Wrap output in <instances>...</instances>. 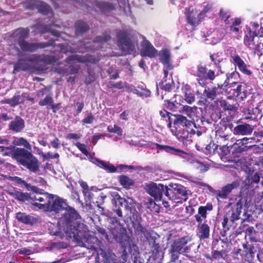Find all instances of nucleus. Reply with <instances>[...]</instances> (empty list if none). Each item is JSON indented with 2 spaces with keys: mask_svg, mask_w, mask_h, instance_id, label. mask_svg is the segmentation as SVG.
Instances as JSON below:
<instances>
[{
  "mask_svg": "<svg viewBox=\"0 0 263 263\" xmlns=\"http://www.w3.org/2000/svg\"><path fill=\"white\" fill-rule=\"evenodd\" d=\"M41 191L30 195V199L33 200L32 205L45 211L55 213L65 209L64 214L58 222L60 231L73 238L79 246L88 248L87 243H89L91 238L87 226L78 212L58 196Z\"/></svg>",
  "mask_w": 263,
  "mask_h": 263,
  "instance_id": "1",
  "label": "nucleus"
},
{
  "mask_svg": "<svg viewBox=\"0 0 263 263\" xmlns=\"http://www.w3.org/2000/svg\"><path fill=\"white\" fill-rule=\"evenodd\" d=\"M220 94L224 95L229 98L237 97L238 99L243 100L247 96L246 87L244 84L236 82H233L231 85L228 86V82L226 80L223 84L218 85L217 87H208L203 92V95L211 100Z\"/></svg>",
  "mask_w": 263,
  "mask_h": 263,
  "instance_id": "2",
  "label": "nucleus"
},
{
  "mask_svg": "<svg viewBox=\"0 0 263 263\" xmlns=\"http://www.w3.org/2000/svg\"><path fill=\"white\" fill-rule=\"evenodd\" d=\"M168 126L172 134L175 135L178 140L184 145L190 144L192 141V135L195 134V130L193 128V127L196 128L195 124L181 115H179L174 120L175 129L172 128L171 123L168 124Z\"/></svg>",
  "mask_w": 263,
  "mask_h": 263,
  "instance_id": "3",
  "label": "nucleus"
},
{
  "mask_svg": "<svg viewBox=\"0 0 263 263\" xmlns=\"http://www.w3.org/2000/svg\"><path fill=\"white\" fill-rule=\"evenodd\" d=\"M53 62V59L49 55L32 54L26 58V60L20 59L14 64L13 73H15L20 70H27L34 68L39 70H44L45 66Z\"/></svg>",
  "mask_w": 263,
  "mask_h": 263,
  "instance_id": "4",
  "label": "nucleus"
},
{
  "mask_svg": "<svg viewBox=\"0 0 263 263\" xmlns=\"http://www.w3.org/2000/svg\"><path fill=\"white\" fill-rule=\"evenodd\" d=\"M110 36L108 35L105 34L103 37L99 36L93 41L89 40H85L79 43V48L75 50L72 48H67L65 49L63 46L61 47V51L66 53L69 52H79V53H84L85 51L90 50H94L97 49H103L104 46L107 47L110 45L112 42Z\"/></svg>",
  "mask_w": 263,
  "mask_h": 263,
  "instance_id": "5",
  "label": "nucleus"
},
{
  "mask_svg": "<svg viewBox=\"0 0 263 263\" xmlns=\"http://www.w3.org/2000/svg\"><path fill=\"white\" fill-rule=\"evenodd\" d=\"M12 155L20 164L27 168L30 172L36 173L39 170V160L28 151L24 148H16L13 152Z\"/></svg>",
  "mask_w": 263,
  "mask_h": 263,
  "instance_id": "6",
  "label": "nucleus"
},
{
  "mask_svg": "<svg viewBox=\"0 0 263 263\" xmlns=\"http://www.w3.org/2000/svg\"><path fill=\"white\" fill-rule=\"evenodd\" d=\"M110 224L108 226L114 239L119 242L123 248L129 245L130 238L126 233V230L121 225L120 222L115 217L110 218Z\"/></svg>",
  "mask_w": 263,
  "mask_h": 263,
  "instance_id": "7",
  "label": "nucleus"
},
{
  "mask_svg": "<svg viewBox=\"0 0 263 263\" xmlns=\"http://www.w3.org/2000/svg\"><path fill=\"white\" fill-rule=\"evenodd\" d=\"M146 191L156 201H162V204L165 208L170 206L168 202L166 200L167 199V196L169 195L170 191L168 186L162 184H157L152 183L147 185Z\"/></svg>",
  "mask_w": 263,
  "mask_h": 263,
  "instance_id": "8",
  "label": "nucleus"
},
{
  "mask_svg": "<svg viewBox=\"0 0 263 263\" xmlns=\"http://www.w3.org/2000/svg\"><path fill=\"white\" fill-rule=\"evenodd\" d=\"M116 36L122 54H131L136 51L135 44L129 38V33L127 30L118 31Z\"/></svg>",
  "mask_w": 263,
  "mask_h": 263,
  "instance_id": "9",
  "label": "nucleus"
},
{
  "mask_svg": "<svg viewBox=\"0 0 263 263\" xmlns=\"http://www.w3.org/2000/svg\"><path fill=\"white\" fill-rule=\"evenodd\" d=\"M98 60L92 55L88 54L81 55L80 54H74L67 58L66 62L70 67L69 73L71 74L76 73L79 70V66L77 64L78 63H95Z\"/></svg>",
  "mask_w": 263,
  "mask_h": 263,
  "instance_id": "10",
  "label": "nucleus"
},
{
  "mask_svg": "<svg viewBox=\"0 0 263 263\" xmlns=\"http://www.w3.org/2000/svg\"><path fill=\"white\" fill-rule=\"evenodd\" d=\"M171 187L169 188V195L167 199L173 201L176 203L182 202L186 200L187 194L186 188L179 184H172L169 185Z\"/></svg>",
  "mask_w": 263,
  "mask_h": 263,
  "instance_id": "11",
  "label": "nucleus"
},
{
  "mask_svg": "<svg viewBox=\"0 0 263 263\" xmlns=\"http://www.w3.org/2000/svg\"><path fill=\"white\" fill-rule=\"evenodd\" d=\"M211 6L208 5L205 6L204 9L197 15V13L194 11L193 8L190 7L188 9H186L185 14L186 17V20L189 24L192 26H195L198 25L200 22L201 19L206 15L211 9Z\"/></svg>",
  "mask_w": 263,
  "mask_h": 263,
  "instance_id": "12",
  "label": "nucleus"
},
{
  "mask_svg": "<svg viewBox=\"0 0 263 263\" xmlns=\"http://www.w3.org/2000/svg\"><path fill=\"white\" fill-rule=\"evenodd\" d=\"M91 161L100 167L103 168L108 173H120L122 170L127 169L133 170L134 168L133 165H127L124 164H120L118 166L115 167L111 164L106 163L103 161L99 160L98 159L95 158H92Z\"/></svg>",
  "mask_w": 263,
  "mask_h": 263,
  "instance_id": "13",
  "label": "nucleus"
},
{
  "mask_svg": "<svg viewBox=\"0 0 263 263\" xmlns=\"http://www.w3.org/2000/svg\"><path fill=\"white\" fill-rule=\"evenodd\" d=\"M197 79L201 86L205 85V81H213L215 78L213 70L208 69L205 66L199 65L197 66Z\"/></svg>",
  "mask_w": 263,
  "mask_h": 263,
  "instance_id": "14",
  "label": "nucleus"
},
{
  "mask_svg": "<svg viewBox=\"0 0 263 263\" xmlns=\"http://www.w3.org/2000/svg\"><path fill=\"white\" fill-rule=\"evenodd\" d=\"M113 202L115 204L116 207L119 204L121 206H124L125 209L129 211L130 213L134 214L135 211L136 202L132 198L126 197V198H122L118 193H114Z\"/></svg>",
  "mask_w": 263,
  "mask_h": 263,
  "instance_id": "15",
  "label": "nucleus"
},
{
  "mask_svg": "<svg viewBox=\"0 0 263 263\" xmlns=\"http://www.w3.org/2000/svg\"><path fill=\"white\" fill-rule=\"evenodd\" d=\"M153 149H157L158 152L160 151H164L166 153H170L179 156L180 158L184 159V161L187 160L189 159L190 155L189 154L174 147L167 145H160L157 143L153 144L152 147Z\"/></svg>",
  "mask_w": 263,
  "mask_h": 263,
  "instance_id": "16",
  "label": "nucleus"
},
{
  "mask_svg": "<svg viewBox=\"0 0 263 263\" xmlns=\"http://www.w3.org/2000/svg\"><path fill=\"white\" fill-rule=\"evenodd\" d=\"M142 42L141 44V49L140 53L142 56L148 57L149 58H154L157 55V50L153 45L146 39L142 36Z\"/></svg>",
  "mask_w": 263,
  "mask_h": 263,
  "instance_id": "17",
  "label": "nucleus"
},
{
  "mask_svg": "<svg viewBox=\"0 0 263 263\" xmlns=\"http://www.w3.org/2000/svg\"><path fill=\"white\" fill-rule=\"evenodd\" d=\"M191 241L190 237H183L180 239L176 240L172 245L171 247L173 249H175L181 253H189L190 251L191 247L186 245Z\"/></svg>",
  "mask_w": 263,
  "mask_h": 263,
  "instance_id": "18",
  "label": "nucleus"
},
{
  "mask_svg": "<svg viewBox=\"0 0 263 263\" xmlns=\"http://www.w3.org/2000/svg\"><path fill=\"white\" fill-rule=\"evenodd\" d=\"M205 39L203 42L206 44L215 45L219 43L224 37V34L222 31H214L207 32L206 34L202 35Z\"/></svg>",
  "mask_w": 263,
  "mask_h": 263,
  "instance_id": "19",
  "label": "nucleus"
},
{
  "mask_svg": "<svg viewBox=\"0 0 263 263\" xmlns=\"http://www.w3.org/2000/svg\"><path fill=\"white\" fill-rule=\"evenodd\" d=\"M29 3L36 7L41 13L48 15V17L53 16L50 7L45 3L39 0H29Z\"/></svg>",
  "mask_w": 263,
  "mask_h": 263,
  "instance_id": "20",
  "label": "nucleus"
},
{
  "mask_svg": "<svg viewBox=\"0 0 263 263\" xmlns=\"http://www.w3.org/2000/svg\"><path fill=\"white\" fill-rule=\"evenodd\" d=\"M228 100H221L219 102L220 106L224 110L235 111L237 109V103L236 101L241 100L238 99V97H234L233 98H229L227 97Z\"/></svg>",
  "mask_w": 263,
  "mask_h": 263,
  "instance_id": "21",
  "label": "nucleus"
},
{
  "mask_svg": "<svg viewBox=\"0 0 263 263\" xmlns=\"http://www.w3.org/2000/svg\"><path fill=\"white\" fill-rule=\"evenodd\" d=\"M79 183L82 188V192L86 201H90L93 197L92 191L97 192L98 189L95 186L89 187L87 183L83 180H79Z\"/></svg>",
  "mask_w": 263,
  "mask_h": 263,
  "instance_id": "22",
  "label": "nucleus"
},
{
  "mask_svg": "<svg viewBox=\"0 0 263 263\" xmlns=\"http://www.w3.org/2000/svg\"><path fill=\"white\" fill-rule=\"evenodd\" d=\"M232 58L234 65L237 66L242 73L247 76H250L252 74L251 71L247 69V65L244 61L238 55H232Z\"/></svg>",
  "mask_w": 263,
  "mask_h": 263,
  "instance_id": "23",
  "label": "nucleus"
},
{
  "mask_svg": "<svg viewBox=\"0 0 263 263\" xmlns=\"http://www.w3.org/2000/svg\"><path fill=\"white\" fill-rule=\"evenodd\" d=\"M253 130L252 126L248 124H243L236 126L233 131L235 135H249L252 133Z\"/></svg>",
  "mask_w": 263,
  "mask_h": 263,
  "instance_id": "24",
  "label": "nucleus"
},
{
  "mask_svg": "<svg viewBox=\"0 0 263 263\" xmlns=\"http://www.w3.org/2000/svg\"><path fill=\"white\" fill-rule=\"evenodd\" d=\"M15 218L18 221L26 224L33 225L37 221V219L35 217L24 213H17Z\"/></svg>",
  "mask_w": 263,
  "mask_h": 263,
  "instance_id": "25",
  "label": "nucleus"
},
{
  "mask_svg": "<svg viewBox=\"0 0 263 263\" xmlns=\"http://www.w3.org/2000/svg\"><path fill=\"white\" fill-rule=\"evenodd\" d=\"M0 176H2L6 179H9L11 180L15 181L18 184H23L24 186H25L28 191H32L35 194L38 193V192L40 191V190L37 187L31 185L18 177H10L3 174H0Z\"/></svg>",
  "mask_w": 263,
  "mask_h": 263,
  "instance_id": "26",
  "label": "nucleus"
},
{
  "mask_svg": "<svg viewBox=\"0 0 263 263\" xmlns=\"http://www.w3.org/2000/svg\"><path fill=\"white\" fill-rule=\"evenodd\" d=\"M159 59L160 62L163 64L164 67L168 69H172L173 65L170 62V52L166 49H162L159 53Z\"/></svg>",
  "mask_w": 263,
  "mask_h": 263,
  "instance_id": "27",
  "label": "nucleus"
},
{
  "mask_svg": "<svg viewBox=\"0 0 263 263\" xmlns=\"http://www.w3.org/2000/svg\"><path fill=\"white\" fill-rule=\"evenodd\" d=\"M89 7H92L97 10V9L100 10L102 12L104 13H107L113 10L115 8L114 6L109 4L103 2H98L95 1V4L91 5L87 4Z\"/></svg>",
  "mask_w": 263,
  "mask_h": 263,
  "instance_id": "28",
  "label": "nucleus"
},
{
  "mask_svg": "<svg viewBox=\"0 0 263 263\" xmlns=\"http://www.w3.org/2000/svg\"><path fill=\"white\" fill-rule=\"evenodd\" d=\"M18 44L22 50L24 51L33 52L38 48L44 47L41 43H29L25 41L21 42Z\"/></svg>",
  "mask_w": 263,
  "mask_h": 263,
  "instance_id": "29",
  "label": "nucleus"
},
{
  "mask_svg": "<svg viewBox=\"0 0 263 263\" xmlns=\"http://www.w3.org/2000/svg\"><path fill=\"white\" fill-rule=\"evenodd\" d=\"M240 183L239 181L235 180L231 183L228 184L223 186L218 194L219 197L221 198H226L228 195L234 189L239 186Z\"/></svg>",
  "mask_w": 263,
  "mask_h": 263,
  "instance_id": "30",
  "label": "nucleus"
},
{
  "mask_svg": "<svg viewBox=\"0 0 263 263\" xmlns=\"http://www.w3.org/2000/svg\"><path fill=\"white\" fill-rule=\"evenodd\" d=\"M246 116L244 119L251 121H255L260 115V110L258 107L249 108L244 110Z\"/></svg>",
  "mask_w": 263,
  "mask_h": 263,
  "instance_id": "31",
  "label": "nucleus"
},
{
  "mask_svg": "<svg viewBox=\"0 0 263 263\" xmlns=\"http://www.w3.org/2000/svg\"><path fill=\"white\" fill-rule=\"evenodd\" d=\"M24 126V121L20 117H16L14 120L10 122L9 125V129L15 132L21 131Z\"/></svg>",
  "mask_w": 263,
  "mask_h": 263,
  "instance_id": "32",
  "label": "nucleus"
},
{
  "mask_svg": "<svg viewBox=\"0 0 263 263\" xmlns=\"http://www.w3.org/2000/svg\"><path fill=\"white\" fill-rule=\"evenodd\" d=\"M258 35V32L256 30H250L248 33L246 34L244 39V44L249 48H253L255 46L254 37Z\"/></svg>",
  "mask_w": 263,
  "mask_h": 263,
  "instance_id": "33",
  "label": "nucleus"
},
{
  "mask_svg": "<svg viewBox=\"0 0 263 263\" xmlns=\"http://www.w3.org/2000/svg\"><path fill=\"white\" fill-rule=\"evenodd\" d=\"M29 33V30L27 28H18L13 33V36L20 44L21 42L25 41L24 40L28 37Z\"/></svg>",
  "mask_w": 263,
  "mask_h": 263,
  "instance_id": "34",
  "label": "nucleus"
},
{
  "mask_svg": "<svg viewBox=\"0 0 263 263\" xmlns=\"http://www.w3.org/2000/svg\"><path fill=\"white\" fill-rule=\"evenodd\" d=\"M198 236L200 239L208 238L210 236V227L208 224H199L197 227Z\"/></svg>",
  "mask_w": 263,
  "mask_h": 263,
  "instance_id": "35",
  "label": "nucleus"
},
{
  "mask_svg": "<svg viewBox=\"0 0 263 263\" xmlns=\"http://www.w3.org/2000/svg\"><path fill=\"white\" fill-rule=\"evenodd\" d=\"M2 104H8L12 107H14L20 103H22L20 93L17 92L11 99H5L2 101Z\"/></svg>",
  "mask_w": 263,
  "mask_h": 263,
  "instance_id": "36",
  "label": "nucleus"
},
{
  "mask_svg": "<svg viewBox=\"0 0 263 263\" xmlns=\"http://www.w3.org/2000/svg\"><path fill=\"white\" fill-rule=\"evenodd\" d=\"M260 180V177L257 173L252 172L248 175L245 179V183L249 186H253V184L258 183Z\"/></svg>",
  "mask_w": 263,
  "mask_h": 263,
  "instance_id": "37",
  "label": "nucleus"
},
{
  "mask_svg": "<svg viewBox=\"0 0 263 263\" xmlns=\"http://www.w3.org/2000/svg\"><path fill=\"white\" fill-rule=\"evenodd\" d=\"M101 255L103 257V263H116L115 255L111 251L101 250Z\"/></svg>",
  "mask_w": 263,
  "mask_h": 263,
  "instance_id": "38",
  "label": "nucleus"
},
{
  "mask_svg": "<svg viewBox=\"0 0 263 263\" xmlns=\"http://www.w3.org/2000/svg\"><path fill=\"white\" fill-rule=\"evenodd\" d=\"M229 147H231V149L236 151L238 153H241L247 151L248 149V146L244 145V144L242 142L241 139H238L236 141L232 146H227V148Z\"/></svg>",
  "mask_w": 263,
  "mask_h": 263,
  "instance_id": "39",
  "label": "nucleus"
},
{
  "mask_svg": "<svg viewBox=\"0 0 263 263\" xmlns=\"http://www.w3.org/2000/svg\"><path fill=\"white\" fill-rule=\"evenodd\" d=\"M13 144L18 146H23L29 151L32 150L31 145L29 143L27 140L23 137H15L13 141Z\"/></svg>",
  "mask_w": 263,
  "mask_h": 263,
  "instance_id": "40",
  "label": "nucleus"
},
{
  "mask_svg": "<svg viewBox=\"0 0 263 263\" xmlns=\"http://www.w3.org/2000/svg\"><path fill=\"white\" fill-rule=\"evenodd\" d=\"M34 27L37 29L39 30V32H40L41 33H45L46 32H50L52 35L55 36H59L60 35L59 32L53 30L51 28L43 25L37 24Z\"/></svg>",
  "mask_w": 263,
  "mask_h": 263,
  "instance_id": "41",
  "label": "nucleus"
},
{
  "mask_svg": "<svg viewBox=\"0 0 263 263\" xmlns=\"http://www.w3.org/2000/svg\"><path fill=\"white\" fill-rule=\"evenodd\" d=\"M196 110V107H191L188 105H184L182 107V112L186 115L189 118L193 119L195 116Z\"/></svg>",
  "mask_w": 263,
  "mask_h": 263,
  "instance_id": "42",
  "label": "nucleus"
},
{
  "mask_svg": "<svg viewBox=\"0 0 263 263\" xmlns=\"http://www.w3.org/2000/svg\"><path fill=\"white\" fill-rule=\"evenodd\" d=\"M120 184L125 188H129L134 184V181L132 179L126 176H121L119 177Z\"/></svg>",
  "mask_w": 263,
  "mask_h": 263,
  "instance_id": "43",
  "label": "nucleus"
},
{
  "mask_svg": "<svg viewBox=\"0 0 263 263\" xmlns=\"http://www.w3.org/2000/svg\"><path fill=\"white\" fill-rule=\"evenodd\" d=\"M134 228L137 233L143 235L145 237L147 238L148 232L146 229L143 227L139 222L134 223Z\"/></svg>",
  "mask_w": 263,
  "mask_h": 263,
  "instance_id": "44",
  "label": "nucleus"
},
{
  "mask_svg": "<svg viewBox=\"0 0 263 263\" xmlns=\"http://www.w3.org/2000/svg\"><path fill=\"white\" fill-rule=\"evenodd\" d=\"M76 29L78 33H83L88 29V26L84 22L79 21L76 23Z\"/></svg>",
  "mask_w": 263,
  "mask_h": 263,
  "instance_id": "45",
  "label": "nucleus"
},
{
  "mask_svg": "<svg viewBox=\"0 0 263 263\" xmlns=\"http://www.w3.org/2000/svg\"><path fill=\"white\" fill-rule=\"evenodd\" d=\"M241 206L239 205L238 203L237 208L235 211H233L231 217V220L234 222L239 219V216L241 213Z\"/></svg>",
  "mask_w": 263,
  "mask_h": 263,
  "instance_id": "46",
  "label": "nucleus"
},
{
  "mask_svg": "<svg viewBox=\"0 0 263 263\" xmlns=\"http://www.w3.org/2000/svg\"><path fill=\"white\" fill-rule=\"evenodd\" d=\"M53 103V100L51 95H48L43 99L39 101V104L43 106L46 105H51Z\"/></svg>",
  "mask_w": 263,
  "mask_h": 263,
  "instance_id": "47",
  "label": "nucleus"
},
{
  "mask_svg": "<svg viewBox=\"0 0 263 263\" xmlns=\"http://www.w3.org/2000/svg\"><path fill=\"white\" fill-rule=\"evenodd\" d=\"M13 196L15 199L21 201H25L28 199V194L21 192H15L13 193Z\"/></svg>",
  "mask_w": 263,
  "mask_h": 263,
  "instance_id": "48",
  "label": "nucleus"
},
{
  "mask_svg": "<svg viewBox=\"0 0 263 263\" xmlns=\"http://www.w3.org/2000/svg\"><path fill=\"white\" fill-rule=\"evenodd\" d=\"M107 130L109 133H115L120 136L122 135V128L120 127H119L115 124L113 126H108Z\"/></svg>",
  "mask_w": 263,
  "mask_h": 263,
  "instance_id": "49",
  "label": "nucleus"
},
{
  "mask_svg": "<svg viewBox=\"0 0 263 263\" xmlns=\"http://www.w3.org/2000/svg\"><path fill=\"white\" fill-rule=\"evenodd\" d=\"M170 253L171 254V261L175 262L178 258L179 255L181 253V252H180L175 249H173V248L171 247L170 250Z\"/></svg>",
  "mask_w": 263,
  "mask_h": 263,
  "instance_id": "50",
  "label": "nucleus"
},
{
  "mask_svg": "<svg viewBox=\"0 0 263 263\" xmlns=\"http://www.w3.org/2000/svg\"><path fill=\"white\" fill-rule=\"evenodd\" d=\"M220 16L221 18L226 23L228 24L229 23V21L228 20L230 17V14L229 13L228 11L226 9H221L220 11Z\"/></svg>",
  "mask_w": 263,
  "mask_h": 263,
  "instance_id": "51",
  "label": "nucleus"
},
{
  "mask_svg": "<svg viewBox=\"0 0 263 263\" xmlns=\"http://www.w3.org/2000/svg\"><path fill=\"white\" fill-rule=\"evenodd\" d=\"M184 99L188 104H192L195 100V97L193 93L186 92L184 96Z\"/></svg>",
  "mask_w": 263,
  "mask_h": 263,
  "instance_id": "52",
  "label": "nucleus"
},
{
  "mask_svg": "<svg viewBox=\"0 0 263 263\" xmlns=\"http://www.w3.org/2000/svg\"><path fill=\"white\" fill-rule=\"evenodd\" d=\"M95 117L92 113H88L87 116L83 119L82 123L83 124H91L92 123Z\"/></svg>",
  "mask_w": 263,
  "mask_h": 263,
  "instance_id": "53",
  "label": "nucleus"
},
{
  "mask_svg": "<svg viewBox=\"0 0 263 263\" xmlns=\"http://www.w3.org/2000/svg\"><path fill=\"white\" fill-rule=\"evenodd\" d=\"M16 252L20 255H29L32 253V250L28 248H23L16 250Z\"/></svg>",
  "mask_w": 263,
  "mask_h": 263,
  "instance_id": "54",
  "label": "nucleus"
},
{
  "mask_svg": "<svg viewBox=\"0 0 263 263\" xmlns=\"http://www.w3.org/2000/svg\"><path fill=\"white\" fill-rule=\"evenodd\" d=\"M11 166L8 163L0 162V173L7 172L11 170Z\"/></svg>",
  "mask_w": 263,
  "mask_h": 263,
  "instance_id": "55",
  "label": "nucleus"
},
{
  "mask_svg": "<svg viewBox=\"0 0 263 263\" xmlns=\"http://www.w3.org/2000/svg\"><path fill=\"white\" fill-rule=\"evenodd\" d=\"M180 105V103H178L176 100L170 101L167 103L168 108L173 111H176Z\"/></svg>",
  "mask_w": 263,
  "mask_h": 263,
  "instance_id": "56",
  "label": "nucleus"
},
{
  "mask_svg": "<svg viewBox=\"0 0 263 263\" xmlns=\"http://www.w3.org/2000/svg\"><path fill=\"white\" fill-rule=\"evenodd\" d=\"M76 146L83 154L86 156H88L89 153L87 150L86 146L85 144L78 142L76 144Z\"/></svg>",
  "mask_w": 263,
  "mask_h": 263,
  "instance_id": "57",
  "label": "nucleus"
},
{
  "mask_svg": "<svg viewBox=\"0 0 263 263\" xmlns=\"http://www.w3.org/2000/svg\"><path fill=\"white\" fill-rule=\"evenodd\" d=\"M255 138L257 139V142H260L261 145H263V131H259L255 132Z\"/></svg>",
  "mask_w": 263,
  "mask_h": 263,
  "instance_id": "58",
  "label": "nucleus"
},
{
  "mask_svg": "<svg viewBox=\"0 0 263 263\" xmlns=\"http://www.w3.org/2000/svg\"><path fill=\"white\" fill-rule=\"evenodd\" d=\"M156 205L155 202L151 198H149L146 202V208L149 209L151 211H153Z\"/></svg>",
  "mask_w": 263,
  "mask_h": 263,
  "instance_id": "59",
  "label": "nucleus"
},
{
  "mask_svg": "<svg viewBox=\"0 0 263 263\" xmlns=\"http://www.w3.org/2000/svg\"><path fill=\"white\" fill-rule=\"evenodd\" d=\"M151 91L147 89H145L138 91V96L140 97H148L151 96Z\"/></svg>",
  "mask_w": 263,
  "mask_h": 263,
  "instance_id": "60",
  "label": "nucleus"
},
{
  "mask_svg": "<svg viewBox=\"0 0 263 263\" xmlns=\"http://www.w3.org/2000/svg\"><path fill=\"white\" fill-rule=\"evenodd\" d=\"M125 88L129 92H132L138 96L139 90L134 86L130 85L128 84H125Z\"/></svg>",
  "mask_w": 263,
  "mask_h": 263,
  "instance_id": "61",
  "label": "nucleus"
},
{
  "mask_svg": "<svg viewBox=\"0 0 263 263\" xmlns=\"http://www.w3.org/2000/svg\"><path fill=\"white\" fill-rule=\"evenodd\" d=\"M119 3V5L121 8H123L124 10H125V9H129V5L127 2V0H117Z\"/></svg>",
  "mask_w": 263,
  "mask_h": 263,
  "instance_id": "62",
  "label": "nucleus"
},
{
  "mask_svg": "<svg viewBox=\"0 0 263 263\" xmlns=\"http://www.w3.org/2000/svg\"><path fill=\"white\" fill-rule=\"evenodd\" d=\"M198 214L200 215V217H202L203 218H206L207 212L203 209V208H201V206L199 207Z\"/></svg>",
  "mask_w": 263,
  "mask_h": 263,
  "instance_id": "63",
  "label": "nucleus"
},
{
  "mask_svg": "<svg viewBox=\"0 0 263 263\" xmlns=\"http://www.w3.org/2000/svg\"><path fill=\"white\" fill-rule=\"evenodd\" d=\"M51 145L52 147L54 148H58L60 147V143H59V140L55 138L53 141H51L50 142Z\"/></svg>",
  "mask_w": 263,
  "mask_h": 263,
  "instance_id": "64",
  "label": "nucleus"
}]
</instances>
